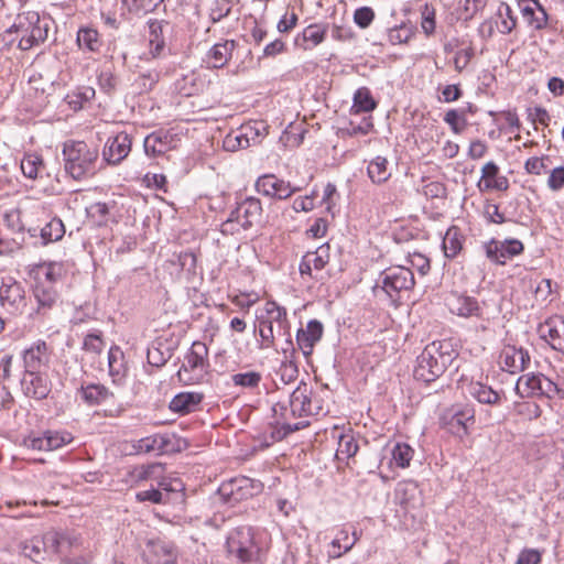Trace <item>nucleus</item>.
Instances as JSON below:
<instances>
[{
  "label": "nucleus",
  "mask_w": 564,
  "mask_h": 564,
  "mask_svg": "<svg viewBox=\"0 0 564 564\" xmlns=\"http://www.w3.org/2000/svg\"><path fill=\"white\" fill-rule=\"evenodd\" d=\"M413 35V32L406 25H400L389 30L388 39L392 45L406 43Z\"/></svg>",
  "instance_id": "obj_56"
},
{
  "label": "nucleus",
  "mask_w": 564,
  "mask_h": 564,
  "mask_svg": "<svg viewBox=\"0 0 564 564\" xmlns=\"http://www.w3.org/2000/svg\"><path fill=\"white\" fill-rule=\"evenodd\" d=\"M109 375L115 380L121 379L126 373L124 355L120 347L112 346L108 351Z\"/></svg>",
  "instance_id": "obj_40"
},
{
  "label": "nucleus",
  "mask_w": 564,
  "mask_h": 564,
  "mask_svg": "<svg viewBox=\"0 0 564 564\" xmlns=\"http://www.w3.org/2000/svg\"><path fill=\"white\" fill-rule=\"evenodd\" d=\"M444 121L456 134L463 132L467 126L464 113L455 109H451L445 113Z\"/></svg>",
  "instance_id": "obj_51"
},
{
  "label": "nucleus",
  "mask_w": 564,
  "mask_h": 564,
  "mask_svg": "<svg viewBox=\"0 0 564 564\" xmlns=\"http://www.w3.org/2000/svg\"><path fill=\"white\" fill-rule=\"evenodd\" d=\"M473 56L474 50L471 47L457 51L454 57L455 69L460 73L467 67Z\"/></svg>",
  "instance_id": "obj_62"
},
{
  "label": "nucleus",
  "mask_w": 564,
  "mask_h": 564,
  "mask_svg": "<svg viewBox=\"0 0 564 564\" xmlns=\"http://www.w3.org/2000/svg\"><path fill=\"white\" fill-rule=\"evenodd\" d=\"M262 217V206L260 199L247 197L240 202L230 213L229 218L223 224V231H229L234 223L239 224L243 229L252 227L260 223Z\"/></svg>",
  "instance_id": "obj_10"
},
{
  "label": "nucleus",
  "mask_w": 564,
  "mask_h": 564,
  "mask_svg": "<svg viewBox=\"0 0 564 564\" xmlns=\"http://www.w3.org/2000/svg\"><path fill=\"white\" fill-rule=\"evenodd\" d=\"M516 392L521 398H553L557 394L558 388L552 380L542 373H527L518 379Z\"/></svg>",
  "instance_id": "obj_9"
},
{
  "label": "nucleus",
  "mask_w": 564,
  "mask_h": 564,
  "mask_svg": "<svg viewBox=\"0 0 564 564\" xmlns=\"http://www.w3.org/2000/svg\"><path fill=\"white\" fill-rule=\"evenodd\" d=\"M262 376L258 371L239 372L231 376L235 386L252 389L259 386Z\"/></svg>",
  "instance_id": "obj_48"
},
{
  "label": "nucleus",
  "mask_w": 564,
  "mask_h": 564,
  "mask_svg": "<svg viewBox=\"0 0 564 564\" xmlns=\"http://www.w3.org/2000/svg\"><path fill=\"white\" fill-rule=\"evenodd\" d=\"M358 540V536L350 538L349 532L343 529L337 532L335 539L332 542V547L344 549V552H349Z\"/></svg>",
  "instance_id": "obj_53"
},
{
  "label": "nucleus",
  "mask_w": 564,
  "mask_h": 564,
  "mask_svg": "<svg viewBox=\"0 0 564 564\" xmlns=\"http://www.w3.org/2000/svg\"><path fill=\"white\" fill-rule=\"evenodd\" d=\"M443 249L447 258H454L462 249L457 228H449L443 238Z\"/></svg>",
  "instance_id": "obj_47"
},
{
  "label": "nucleus",
  "mask_w": 564,
  "mask_h": 564,
  "mask_svg": "<svg viewBox=\"0 0 564 564\" xmlns=\"http://www.w3.org/2000/svg\"><path fill=\"white\" fill-rule=\"evenodd\" d=\"M42 371L25 372L22 379V389L28 397L42 400L50 393V384Z\"/></svg>",
  "instance_id": "obj_26"
},
{
  "label": "nucleus",
  "mask_w": 564,
  "mask_h": 564,
  "mask_svg": "<svg viewBox=\"0 0 564 564\" xmlns=\"http://www.w3.org/2000/svg\"><path fill=\"white\" fill-rule=\"evenodd\" d=\"M388 165L389 162L383 156H376L369 162L367 172L372 183L383 184L390 178L391 172L389 171Z\"/></svg>",
  "instance_id": "obj_36"
},
{
  "label": "nucleus",
  "mask_w": 564,
  "mask_h": 564,
  "mask_svg": "<svg viewBox=\"0 0 564 564\" xmlns=\"http://www.w3.org/2000/svg\"><path fill=\"white\" fill-rule=\"evenodd\" d=\"M203 399L204 395L199 392H181L171 400L170 410L175 413L187 414L196 411Z\"/></svg>",
  "instance_id": "obj_29"
},
{
  "label": "nucleus",
  "mask_w": 564,
  "mask_h": 564,
  "mask_svg": "<svg viewBox=\"0 0 564 564\" xmlns=\"http://www.w3.org/2000/svg\"><path fill=\"white\" fill-rule=\"evenodd\" d=\"M78 393L82 400L89 406L98 405L111 397L109 390L102 384L82 386Z\"/></svg>",
  "instance_id": "obj_34"
},
{
  "label": "nucleus",
  "mask_w": 564,
  "mask_h": 564,
  "mask_svg": "<svg viewBox=\"0 0 564 564\" xmlns=\"http://www.w3.org/2000/svg\"><path fill=\"white\" fill-rule=\"evenodd\" d=\"M242 132H245L246 140L250 145H254L261 142V140L268 133V127L264 122H252L241 126Z\"/></svg>",
  "instance_id": "obj_46"
},
{
  "label": "nucleus",
  "mask_w": 564,
  "mask_h": 564,
  "mask_svg": "<svg viewBox=\"0 0 564 564\" xmlns=\"http://www.w3.org/2000/svg\"><path fill=\"white\" fill-rule=\"evenodd\" d=\"M326 34V29L318 24L308 25L303 31V39L306 42H311L314 46L321 44Z\"/></svg>",
  "instance_id": "obj_54"
},
{
  "label": "nucleus",
  "mask_w": 564,
  "mask_h": 564,
  "mask_svg": "<svg viewBox=\"0 0 564 564\" xmlns=\"http://www.w3.org/2000/svg\"><path fill=\"white\" fill-rule=\"evenodd\" d=\"M131 145V137L127 132L108 138L102 150L104 161L111 165L121 163L129 155Z\"/></svg>",
  "instance_id": "obj_14"
},
{
  "label": "nucleus",
  "mask_w": 564,
  "mask_h": 564,
  "mask_svg": "<svg viewBox=\"0 0 564 564\" xmlns=\"http://www.w3.org/2000/svg\"><path fill=\"white\" fill-rule=\"evenodd\" d=\"M451 311L458 316H479L480 307L476 299L470 296H456L451 302Z\"/></svg>",
  "instance_id": "obj_35"
},
{
  "label": "nucleus",
  "mask_w": 564,
  "mask_h": 564,
  "mask_svg": "<svg viewBox=\"0 0 564 564\" xmlns=\"http://www.w3.org/2000/svg\"><path fill=\"white\" fill-rule=\"evenodd\" d=\"M523 251V243L517 239L505 241L491 240L486 245L487 257L499 264H505L508 259L520 254Z\"/></svg>",
  "instance_id": "obj_18"
},
{
  "label": "nucleus",
  "mask_w": 564,
  "mask_h": 564,
  "mask_svg": "<svg viewBox=\"0 0 564 564\" xmlns=\"http://www.w3.org/2000/svg\"><path fill=\"white\" fill-rule=\"evenodd\" d=\"M176 88L183 96H193L203 88V83L195 73L184 75L176 83Z\"/></svg>",
  "instance_id": "obj_45"
},
{
  "label": "nucleus",
  "mask_w": 564,
  "mask_h": 564,
  "mask_svg": "<svg viewBox=\"0 0 564 564\" xmlns=\"http://www.w3.org/2000/svg\"><path fill=\"white\" fill-rule=\"evenodd\" d=\"M547 186L552 192H558L564 187V166L554 167L550 172Z\"/></svg>",
  "instance_id": "obj_60"
},
{
  "label": "nucleus",
  "mask_w": 564,
  "mask_h": 564,
  "mask_svg": "<svg viewBox=\"0 0 564 564\" xmlns=\"http://www.w3.org/2000/svg\"><path fill=\"white\" fill-rule=\"evenodd\" d=\"M50 24L42 19L40 13L34 10H28L17 15L15 22L8 30L18 35V47L22 51L31 50L44 43L47 39Z\"/></svg>",
  "instance_id": "obj_5"
},
{
  "label": "nucleus",
  "mask_w": 564,
  "mask_h": 564,
  "mask_svg": "<svg viewBox=\"0 0 564 564\" xmlns=\"http://www.w3.org/2000/svg\"><path fill=\"white\" fill-rule=\"evenodd\" d=\"M376 107L377 102L367 87H361L356 90L354 94L352 105V108L356 109V112H370L375 110Z\"/></svg>",
  "instance_id": "obj_43"
},
{
  "label": "nucleus",
  "mask_w": 564,
  "mask_h": 564,
  "mask_svg": "<svg viewBox=\"0 0 564 564\" xmlns=\"http://www.w3.org/2000/svg\"><path fill=\"white\" fill-rule=\"evenodd\" d=\"M65 235V226L62 219L52 218L42 229L41 239L44 245L61 240Z\"/></svg>",
  "instance_id": "obj_42"
},
{
  "label": "nucleus",
  "mask_w": 564,
  "mask_h": 564,
  "mask_svg": "<svg viewBox=\"0 0 564 564\" xmlns=\"http://www.w3.org/2000/svg\"><path fill=\"white\" fill-rule=\"evenodd\" d=\"M236 43L232 40H226L216 43L207 53L206 63L212 68H221L232 56Z\"/></svg>",
  "instance_id": "obj_28"
},
{
  "label": "nucleus",
  "mask_w": 564,
  "mask_h": 564,
  "mask_svg": "<svg viewBox=\"0 0 564 564\" xmlns=\"http://www.w3.org/2000/svg\"><path fill=\"white\" fill-rule=\"evenodd\" d=\"M208 348L202 341H194L189 351L185 355L182 367L177 371V377L185 384L199 383L207 375Z\"/></svg>",
  "instance_id": "obj_7"
},
{
  "label": "nucleus",
  "mask_w": 564,
  "mask_h": 564,
  "mask_svg": "<svg viewBox=\"0 0 564 564\" xmlns=\"http://www.w3.org/2000/svg\"><path fill=\"white\" fill-rule=\"evenodd\" d=\"M99 152L84 141H67L63 147L65 171L74 178L82 180L95 173Z\"/></svg>",
  "instance_id": "obj_4"
},
{
  "label": "nucleus",
  "mask_w": 564,
  "mask_h": 564,
  "mask_svg": "<svg viewBox=\"0 0 564 564\" xmlns=\"http://www.w3.org/2000/svg\"><path fill=\"white\" fill-rule=\"evenodd\" d=\"M414 283V275L409 267L394 265L380 273L373 291L377 296L382 292L394 303L399 299V294L412 289Z\"/></svg>",
  "instance_id": "obj_6"
},
{
  "label": "nucleus",
  "mask_w": 564,
  "mask_h": 564,
  "mask_svg": "<svg viewBox=\"0 0 564 564\" xmlns=\"http://www.w3.org/2000/svg\"><path fill=\"white\" fill-rule=\"evenodd\" d=\"M323 324L317 319H312L305 328H300L296 334V343L305 356H310L317 341L323 336Z\"/></svg>",
  "instance_id": "obj_23"
},
{
  "label": "nucleus",
  "mask_w": 564,
  "mask_h": 564,
  "mask_svg": "<svg viewBox=\"0 0 564 564\" xmlns=\"http://www.w3.org/2000/svg\"><path fill=\"white\" fill-rule=\"evenodd\" d=\"M467 392L471 398L482 404H498L501 399L498 391H495L491 387L479 381L470 382L467 386Z\"/></svg>",
  "instance_id": "obj_32"
},
{
  "label": "nucleus",
  "mask_w": 564,
  "mask_h": 564,
  "mask_svg": "<svg viewBox=\"0 0 564 564\" xmlns=\"http://www.w3.org/2000/svg\"><path fill=\"white\" fill-rule=\"evenodd\" d=\"M256 188L258 193L278 199H286L297 191L289 182L280 180L273 174L260 176L256 182Z\"/></svg>",
  "instance_id": "obj_16"
},
{
  "label": "nucleus",
  "mask_w": 564,
  "mask_h": 564,
  "mask_svg": "<svg viewBox=\"0 0 564 564\" xmlns=\"http://www.w3.org/2000/svg\"><path fill=\"white\" fill-rule=\"evenodd\" d=\"M338 444L336 449V457L338 460H346L354 457L358 452V443L354 434L349 431L341 433L337 436Z\"/></svg>",
  "instance_id": "obj_38"
},
{
  "label": "nucleus",
  "mask_w": 564,
  "mask_h": 564,
  "mask_svg": "<svg viewBox=\"0 0 564 564\" xmlns=\"http://www.w3.org/2000/svg\"><path fill=\"white\" fill-rule=\"evenodd\" d=\"M419 495L417 484L411 480L400 482L395 489V498L405 509L416 506L420 500Z\"/></svg>",
  "instance_id": "obj_33"
},
{
  "label": "nucleus",
  "mask_w": 564,
  "mask_h": 564,
  "mask_svg": "<svg viewBox=\"0 0 564 564\" xmlns=\"http://www.w3.org/2000/svg\"><path fill=\"white\" fill-rule=\"evenodd\" d=\"M272 410L276 416L288 421L291 417L318 415L323 408L313 388L305 382H300L290 394L288 402L279 401L273 405Z\"/></svg>",
  "instance_id": "obj_3"
},
{
  "label": "nucleus",
  "mask_w": 564,
  "mask_h": 564,
  "mask_svg": "<svg viewBox=\"0 0 564 564\" xmlns=\"http://www.w3.org/2000/svg\"><path fill=\"white\" fill-rule=\"evenodd\" d=\"M144 555L151 564H174L177 550L172 542L158 538L147 542Z\"/></svg>",
  "instance_id": "obj_15"
},
{
  "label": "nucleus",
  "mask_w": 564,
  "mask_h": 564,
  "mask_svg": "<svg viewBox=\"0 0 564 564\" xmlns=\"http://www.w3.org/2000/svg\"><path fill=\"white\" fill-rule=\"evenodd\" d=\"M77 44L80 48L97 52L101 47V41L97 30L85 26L77 32Z\"/></svg>",
  "instance_id": "obj_41"
},
{
  "label": "nucleus",
  "mask_w": 564,
  "mask_h": 564,
  "mask_svg": "<svg viewBox=\"0 0 564 564\" xmlns=\"http://www.w3.org/2000/svg\"><path fill=\"white\" fill-rule=\"evenodd\" d=\"M33 295L37 303L36 313L45 315L59 299V292L57 288H48L45 285L33 286Z\"/></svg>",
  "instance_id": "obj_31"
},
{
  "label": "nucleus",
  "mask_w": 564,
  "mask_h": 564,
  "mask_svg": "<svg viewBox=\"0 0 564 564\" xmlns=\"http://www.w3.org/2000/svg\"><path fill=\"white\" fill-rule=\"evenodd\" d=\"M281 381L284 383L293 382L297 376L299 370L293 361H283L278 370Z\"/></svg>",
  "instance_id": "obj_58"
},
{
  "label": "nucleus",
  "mask_w": 564,
  "mask_h": 564,
  "mask_svg": "<svg viewBox=\"0 0 564 564\" xmlns=\"http://www.w3.org/2000/svg\"><path fill=\"white\" fill-rule=\"evenodd\" d=\"M547 160H549L547 156H545V158L532 156L527 160V162L524 164V169H525L527 173H529V174L541 175L547 167V165L545 164V161H547Z\"/></svg>",
  "instance_id": "obj_61"
},
{
  "label": "nucleus",
  "mask_w": 564,
  "mask_h": 564,
  "mask_svg": "<svg viewBox=\"0 0 564 564\" xmlns=\"http://www.w3.org/2000/svg\"><path fill=\"white\" fill-rule=\"evenodd\" d=\"M161 74L158 69H147L141 72L135 80L141 91H150L160 80Z\"/></svg>",
  "instance_id": "obj_50"
},
{
  "label": "nucleus",
  "mask_w": 564,
  "mask_h": 564,
  "mask_svg": "<svg viewBox=\"0 0 564 564\" xmlns=\"http://www.w3.org/2000/svg\"><path fill=\"white\" fill-rule=\"evenodd\" d=\"M499 360L503 370L516 373L528 367L530 355L522 347L506 345L500 352Z\"/></svg>",
  "instance_id": "obj_20"
},
{
  "label": "nucleus",
  "mask_w": 564,
  "mask_h": 564,
  "mask_svg": "<svg viewBox=\"0 0 564 564\" xmlns=\"http://www.w3.org/2000/svg\"><path fill=\"white\" fill-rule=\"evenodd\" d=\"M254 332L261 338L260 347L263 349L273 348L275 338L283 337L289 347H292L290 323L284 307L275 302H267L257 315Z\"/></svg>",
  "instance_id": "obj_1"
},
{
  "label": "nucleus",
  "mask_w": 564,
  "mask_h": 564,
  "mask_svg": "<svg viewBox=\"0 0 564 564\" xmlns=\"http://www.w3.org/2000/svg\"><path fill=\"white\" fill-rule=\"evenodd\" d=\"M173 138L164 131L149 134L143 142L144 152L150 156H159L172 148Z\"/></svg>",
  "instance_id": "obj_30"
},
{
  "label": "nucleus",
  "mask_w": 564,
  "mask_h": 564,
  "mask_svg": "<svg viewBox=\"0 0 564 564\" xmlns=\"http://www.w3.org/2000/svg\"><path fill=\"white\" fill-rule=\"evenodd\" d=\"M51 542L46 540V533L43 535H35L30 540L21 543L22 554L35 563H41L45 560V555L52 552Z\"/></svg>",
  "instance_id": "obj_27"
},
{
  "label": "nucleus",
  "mask_w": 564,
  "mask_h": 564,
  "mask_svg": "<svg viewBox=\"0 0 564 564\" xmlns=\"http://www.w3.org/2000/svg\"><path fill=\"white\" fill-rule=\"evenodd\" d=\"M227 547L230 554L236 555L241 562H254L260 556V545L251 527L236 528L227 539Z\"/></svg>",
  "instance_id": "obj_8"
},
{
  "label": "nucleus",
  "mask_w": 564,
  "mask_h": 564,
  "mask_svg": "<svg viewBox=\"0 0 564 564\" xmlns=\"http://www.w3.org/2000/svg\"><path fill=\"white\" fill-rule=\"evenodd\" d=\"M455 358L456 352L449 343L433 341L417 356L414 378L426 383L435 381Z\"/></svg>",
  "instance_id": "obj_2"
},
{
  "label": "nucleus",
  "mask_w": 564,
  "mask_h": 564,
  "mask_svg": "<svg viewBox=\"0 0 564 564\" xmlns=\"http://www.w3.org/2000/svg\"><path fill=\"white\" fill-rule=\"evenodd\" d=\"M122 2L130 11L148 13L154 11L163 0H122Z\"/></svg>",
  "instance_id": "obj_52"
},
{
  "label": "nucleus",
  "mask_w": 564,
  "mask_h": 564,
  "mask_svg": "<svg viewBox=\"0 0 564 564\" xmlns=\"http://www.w3.org/2000/svg\"><path fill=\"white\" fill-rule=\"evenodd\" d=\"M21 170L24 176L29 178H36L43 170V160L36 153H28L21 161Z\"/></svg>",
  "instance_id": "obj_44"
},
{
  "label": "nucleus",
  "mask_w": 564,
  "mask_h": 564,
  "mask_svg": "<svg viewBox=\"0 0 564 564\" xmlns=\"http://www.w3.org/2000/svg\"><path fill=\"white\" fill-rule=\"evenodd\" d=\"M83 347L85 350L99 354L104 349L101 333H91L84 338Z\"/></svg>",
  "instance_id": "obj_59"
},
{
  "label": "nucleus",
  "mask_w": 564,
  "mask_h": 564,
  "mask_svg": "<svg viewBox=\"0 0 564 564\" xmlns=\"http://www.w3.org/2000/svg\"><path fill=\"white\" fill-rule=\"evenodd\" d=\"M259 491V484L246 476H239L224 481L218 489V495L225 503L234 506Z\"/></svg>",
  "instance_id": "obj_11"
},
{
  "label": "nucleus",
  "mask_w": 564,
  "mask_h": 564,
  "mask_svg": "<svg viewBox=\"0 0 564 564\" xmlns=\"http://www.w3.org/2000/svg\"><path fill=\"white\" fill-rule=\"evenodd\" d=\"M73 441L70 433L66 431H45L41 435H29L23 440V445L33 451H55Z\"/></svg>",
  "instance_id": "obj_13"
},
{
  "label": "nucleus",
  "mask_w": 564,
  "mask_h": 564,
  "mask_svg": "<svg viewBox=\"0 0 564 564\" xmlns=\"http://www.w3.org/2000/svg\"><path fill=\"white\" fill-rule=\"evenodd\" d=\"M64 273L63 264L59 262H43L32 267L30 276L36 285L57 288Z\"/></svg>",
  "instance_id": "obj_17"
},
{
  "label": "nucleus",
  "mask_w": 564,
  "mask_h": 564,
  "mask_svg": "<svg viewBox=\"0 0 564 564\" xmlns=\"http://www.w3.org/2000/svg\"><path fill=\"white\" fill-rule=\"evenodd\" d=\"M478 10V0H456L458 19L469 20Z\"/></svg>",
  "instance_id": "obj_55"
},
{
  "label": "nucleus",
  "mask_w": 564,
  "mask_h": 564,
  "mask_svg": "<svg viewBox=\"0 0 564 564\" xmlns=\"http://www.w3.org/2000/svg\"><path fill=\"white\" fill-rule=\"evenodd\" d=\"M414 456V449L406 443L398 442L391 448L390 465L408 468Z\"/></svg>",
  "instance_id": "obj_37"
},
{
  "label": "nucleus",
  "mask_w": 564,
  "mask_h": 564,
  "mask_svg": "<svg viewBox=\"0 0 564 564\" xmlns=\"http://www.w3.org/2000/svg\"><path fill=\"white\" fill-rule=\"evenodd\" d=\"M167 24H164L162 21L158 20L149 23L150 53L153 57L159 56L165 46L163 39V28Z\"/></svg>",
  "instance_id": "obj_39"
},
{
  "label": "nucleus",
  "mask_w": 564,
  "mask_h": 564,
  "mask_svg": "<svg viewBox=\"0 0 564 564\" xmlns=\"http://www.w3.org/2000/svg\"><path fill=\"white\" fill-rule=\"evenodd\" d=\"M329 247L321 246L314 252H307L304 258H306V262L311 263L314 270H322L329 261Z\"/></svg>",
  "instance_id": "obj_49"
},
{
  "label": "nucleus",
  "mask_w": 564,
  "mask_h": 564,
  "mask_svg": "<svg viewBox=\"0 0 564 564\" xmlns=\"http://www.w3.org/2000/svg\"><path fill=\"white\" fill-rule=\"evenodd\" d=\"M1 306L10 314H22L26 306L25 290L23 285L13 278L2 279L0 286Z\"/></svg>",
  "instance_id": "obj_12"
},
{
  "label": "nucleus",
  "mask_w": 564,
  "mask_h": 564,
  "mask_svg": "<svg viewBox=\"0 0 564 564\" xmlns=\"http://www.w3.org/2000/svg\"><path fill=\"white\" fill-rule=\"evenodd\" d=\"M408 262L421 274H425L430 270V260L421 253L411 254L408 259Z\"/></svg>",
  "instance_id": "obj_64"
},
{
  "label": "nucleus",
  "mask_w": 564,
  "mask_h": 564,
  "mask_svg": "<svg viewBox=\"0 0 564 564\" xmlns=\"http://www.w3.org/2000/svg\"><path fill=\"white\" fill-rule=\"evenodd\" d=\"M499 166L490 161L481 169V178L477 187L480 192L500 191L505 192L509 188V180L505 175H500Z\"/></svg>",
  "instance_id": "obj_21"
},
{
  "label": "nucleus",
  "mask_w": 564,
  "mask_h": 564,
  "mask_svg": "<svg viewBox=\"0 0 564 564\" xmlns=\"http://www.w3.org/2000/svg\"><path fill=\"white\" fill-rule=\"evenodd\" d=\"M451 420L447 423L449 430L458 435L467 434L468 429L475 423V410L473 406L455 405L451 409Z\"/></svg>",
  "instance_id": "obj_22"
},
{
  "label": "nucleus",
  "mask_w": 564,
  "mask_h": 564,
  "mask_svg": "<svg viewBox=\"0 0 564 564\" xmlns=\"http://www.w3.org/2000/svg\"><path fill=\"white\" fill-rule=\"evenodd\" d=\"M25 372L42 371L50 361L48 347L44 340H36L22 354Z\"/></svg>",
  "instance_id": "obj_19"
},
{
  "label": "nucleus",
  "mask_w": 564,
  "mask_h": 564,
  "mask_svg": "<svg viewBox=\"0 0 564 564\" xmlns=\"http://www.w3.org/2000/svg\"><path fill=\"white\" fill-rule=\"evenodd\" d=\"M46 540L51 542L52 553H63L82 544L79 534L68 530H50L46 532Z\"/></svg>",
  "instance_id": "obj_25"
},
{
  "label": "nucleus",
  "mask_w": 564,
  "mask_h": 564,
  "mask_svg": "<svg viewBox=\"0 0 564 564\" xmlns=\"http://www.w3.org/2000/svg\"><path fill=\"white\" fill-rule=\"evenodd\" d=\"M539 332L553 349L564 352V318L555 317L546 321L540 326Z\"/></svg>",
  "instance_id": "obj_24"
},
{
  "label": "nucleus",
  "mask_w": 564,
  "mask_h": 564,
  "mask_svg": "<svg viewBox=\"0 0 564 564\" xmlns=\"http://www.w3.org/2000/svg\"><path fill=\"white\" fill-rule=\"evenodd\" d=\"M375 19V12L369 7H361L354 13L355 23L361 29L368 28Z\"/></svg>",
  "instance_id": "obj_57"
},
{
  "label": "nucleus",
  "mask_w": 564,
  "mask_h": 564,
  "mask_svg": "<svg viewBox=\"0 0 564 564\" xmlns=\"http://www.w3.org/2000/svg\"><path fill=\"white\" fill-rule=\"evenodd\" d=\"M540 562L541 553L535 549H524L517 560V564H539Z\"/></svg>",
  "instance_id": "obj_63"
}]
</instances>
